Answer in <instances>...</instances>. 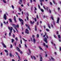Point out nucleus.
<instances>
[{"mask_svg":"<svg viewBox=\"0 0 61 61\" xmlns=\"http://www.w3.org/2000/svg\"><path fill=\"white\" fill-rule=\"evenodd\" d=\"M9 20L10 21V22L12 23V19H9Z\"/></svg>","mask_w":61,"mask_h":61,"instance_id":"obj_12","label":"nucleus"},{"mask_svg":"<svg viewBox=\"0 0 61 61\" xmlns=\"http://www.w3.org/2000/svg\"><path fill=\"white\" fill-rule=\"evenodd\" d=\"M34 8L35 10H37V9H36V7H35Z\"/></svg>","mask_w":61,"mask_h":61,"instance_id":"obj_52","label":"nucleus"},{"mask_svg":"<svg viewBox=\"0 0 61 61\" xmlns=\"http://www.w3.org/2000/svg\"><path fill=\"white\" fill-rule=\"evenodd\" d=\"M36 24L37 25H39V24H38V22H37V23H36Z\"/></svg>","mask_w":61,"mask_h":61,"instance_id":"obj_59","label":"nucleus"},{"mask_svg":"<svg viewBox=\"0 0 61 61\" xmlns=\"http://www.w3.org/2000/svg\"><path fill=\"white\" fill-rule=\"evenodd\" d=\"M60 51H61V48H60Z\"/></svg>","mask_w":61,"mask_h":61,"instance_id":"obj_64","label":"nucleus"},{"mask_svg":"<svg viewBox=\"0 0 61 61\" xmlns=\"http://www.w3.org/2000/svg\"><path fill=\"white\" fill-rule=\"evenodd\" d=\"M3 0V2L4 3H6V1H5L4 0Z\"/></svg>","mask_w":61,"mask_h":61,"instance_id":"obj_24","label":"nucleus"},{"mask_svg":"<svg viewBox=\"0 0 61 61\" xmlns=\"http://www.w3.org/2000/svg\"><path fill=\"white\" fill-rule=\"evenodd\" d=\"M13 31H14V33H15V30H14V29H13Z\"/></svg>","mask_w":61,"mask_h":61,"instance_id":"obj_60","label":"nucleus"},{"mask_svg":"<svg viewBox=\"0 0 61 61\" xmlns=\"http://www.w3.org/2000/svg\"><path fill=\"white\" fill-rule=\"evenodd\" d=\"M33 57L34 59H36V57H35V56H33Z\"/></svg>","mask_w":61,"mask_h":61,"instance_id":"obj_39","label":"nucleus"},{"mask_svg":"<svg viewBox=\"0 0 61 61\" xmlns=\"http://www.w3.org/2000/svg\"><path fill=\"white\" fill-rule=\"evenodd\" d=\"M51 18L52 20H53V25H55V22H54V18H53V16H51Z\"/></svg>","mask_w":61,"mask_h":61,"instance_id":"obj_3","label":"nucleus"},{"mask_svg":"<svg viewBox=\"0 0 61 61\" xmlns=\"http://www.w3.org/2000/svg\"><path fill=\"white\" fill-rule=\"evenodd\" d=\"M47 39L46 38H45L44 39V41L46 43H47Z\"/></svg>","mask_w":61,"mask_h":61,"instance_id":"obj_5","label":"nucleus"},{"mask_svg":"<svg viewBox=\"0 0 61 61\" xmlns=\"http://www.w3.org/2000/svg\"><path fill=\"white\" fill-rule=\"evenodd\" d=\"M15 54H16V55H17V56H18V57L19 59H20V57H19V55H18V53H17L16 52H15Z\"/></svg>","mask_w":61,"mask_h":61,"instance_id":"obj_6","label":"nucleus"},{"mask_svg":"<svg viewBox=\"0 0 61 61\" xmlns=\"http://www.w3.org/2000/svg\"><path fill=\"white\" fill-rule=\"evenodd\" d=\"M49 12L50 13H51V11L50 10H49Z\"/></svg>","mask_w":61,"mask_h":61,"instance_id":"obj_55","label":"nucleus"},{"mask_svg":"<svg viewBox=\"0 0 61 61\" xmlns=\"http://www.w3.org/2000/svg\"><path fill=\"white\" fill-rule=\"evenodd\" d=\"M33 41L34 43V44L35 43H36V40L34 38H33Z\"/></svg>","mask_w":61,"mask_h":61,"instance_id":"obj_13","label":"nucleus"},{"mask_svg":"<svg viewBox=\"0 0 61 61\" xmlns=\"http://www.w3.org/2000/svg\"><path fill=\"white\" fill-rule=\"evenodd\" d=\"M25 33L27 34H29V30H28L27 29H26Z\"/></svg>","mask_w":61,"mask_h":61,"instance_id":"obj_4","label":"nucleus"},{"mask_svg":"<svg viewBox=\"0 0 61 61\" xmlns=\"http://www.w3.org/2000/svg\"><path fill=\"white\" fill-rule=\"evenodd\" d=\"M48 7H46V9L47 10V11H48Z\"/></svg>","mask_w":61,"mask_h":61,"instance_id":"obj_28","label":"nucleus"},{"mask_svg":"<svg viewBox=\"0 0 61 61\" xmlns=\"http://www.w3.org/2000/svg\"><path fill=\"white\" fill-rule=\"evenodd\" d=\"M30 22L31 23V24H34V22H35V21H34L33 22H32L31 21H30Z\"/></svg>","mask_w":61,"mask_h":61,"instance_id":"obj_22","label":"nucleus"},{"mask_svg":"<svg viewBox=\"0 0 61 61\" xmlns=\"http://www.w3.org/2000/svg\"><path fill=\"white\" fill-rule=\"evenodd\" d=\"M8 29L9 30H13V27H11L10 28L9 27H8Z\"/></svg>","mask_w":61,"mask_h":61,"instance_id":"obj_7","label":"nucleus"},{"mask_svg":"<svg viewBox=\"0 0 61 61\" xmlns=\"http://www.w3.org/2000/svg\"><path fill=\"white\" fill-rule=\"evenodd\" d=\"M41 12H44V10H43L42 9H41Z\"/></svg>","mask_w":61,"mask_h":61,"instance_id":"obj_25","label":"nucleus"},{"mask_svg":"<svg viewBox=\"0 0 61 61\" xmlns=\"http://www.w3.org/2000/svg\"><path fill=\"white\" fill-rule=\"evenodd\" d=\"M14 19L15 22H16L17 21L16 20V19Z\"/></svg>","mask_w":61,"mask_h":61,"instance_id":"obj_42","label":"nucleus"},{"mask_svg":"<svg viewBox=\"0 0 61 61\" xmlns=\"http://www.w3.org/2000/svg\"><path fill=\"white\" fill-rule=\"evenodd\" d=\"M20 42L21 44H22V41L21 40H20Z\"/></svg>","mask_w":61,"mask_h":61,"instance_id":"obj_51","label":"nucleus"},{"mask_svg":"<svg viewBox=\"0 0 61 61\" xmlns=\"http://www.w3.org/2000/svg\"><path fill=\"white\" fill-rule=\"evenodd\" d=\"M19 10H20V11H21V9L20 8H19Z\"/></svg>","mask_w":61,"mask_h":61,"instance_id":"obj_56","label":"nucleus"},{"mask_svg":"<svg viewBox=\"0 0 61 61\" xmlns=\"http://www.w3.org/2000/svg\"><path fill=\"white\" fill-rule=\"evenodd\" d=\"M19 20L20 22H23V20L22 19L20 18H19Z\"/></svg>","mask_w":61,"mask_h":61,"instance_id":"obj_11","label":"nucleus"},{"mask_svg":"<svg viewBox=\"0 0 61 61\" xmlns=\"http://www.w3.org/2000/svg\"><path fill=\"white\" fill-rule=\"evenodd\" d=\"M46 48H48V46L47 45H46Z\"/></svg>","mask_w":61,"mask_h":61,"instance_id":"obj_61","label":"nucleus"},{"mask_svg":"<svg viewBox=\"0 0 61 61\" xmlns=\"http://www.w3.org/2000/svg\"><path fill=\"white\" fill-rule=\"evenodd\" d=\"M23 39L24 40L25 42H26V41H27V40H26L25 39H24V38H23Z\"/></svg>","mask_w":61,"mask_h":61,"instance_id":"obj_40","label":"nucleus"},{"mask_svg":"<svg viewBox=\"0 0 61 61\" xmlns=\"http://www.w3.org/2000/svg\"><path fill=\"white\" fill-rule=\"evenodd\" d=\"M17 50L18 51H19V52L20 51V49H19V48H17Z\"/></svg>","mask_w":61,"mask_h":61,"instance_id":"obj_21","label":"nucleus"},{"mask_svg":"<svg viewBox=\"0 0 61 61\" xmlns=\"http://www.w3.org/2000/svg\"><path fill=\"white\" fill-rule=\"evenodd\" d=\"M35 37V36L33 35L32 36V37H33V38H34V37Z\"/></svg>","mask_w":61,"mask_h":61,"instance_id":"obj_45","label":"nucleus"},{"mask_svg":"<svg viewBox=\"0 0 61 61\" xmlns=\"http://www.w3.org/2000/svg\"><path fill=\"white\" fill-rule=\"evenodd\" d=\"M60 20V19L59 18H57V23L58 24L59 23V20Z\"/></svg>","mask_w":61,"mask_h":61,"instance_id":"obj_8","label":"nucleus"},{"mask_svg":"<svg viewBox=\"0 0 61 61\" xmlns=\"http://www.w3.org/2000/svg\"><path fill=\"white\" fill-rule=\"evenodd\" d=\"M39 49H40V50H43V49H42V48L41 47H40V46L39 47Z\"/></svg>","mask_w":61,"mask_h":61,"instance_id":"obj_14","label":"nucleus"},{"mask_svg":"<svg viewBox=\"0 0 61 61\" xmlns=\"http://www.w3.org/2000/svg\"><path fill=\"white\" fill-rule=\"evenodd\" d=\"M2 56V55H3V53L2 52H1L0 54Z\"/></svg>","mask_w":61,"mask_h":61,"instance_id":"obj_58","label":"nucleus"},{"mask_svg":"<svg viewBox=\"0 0 61 61\" xmlns=\"http://www.w3.org/2000/svg\"><path fill=\"white\" fill-rule=\"evenodd\" d=\"M28 28L30 30V27L29 26H28Z\"/></svg>","mask_w":61,"mask_h":61,"instance_id":"obj_30","label":"nucleus"},{"mask_svg":"<svg viewBox=\"0 0 61 61\" xmlns=\"http://www.w3.org/2000/svg\"><path fill=\"white\" fill-rule=\"evenodd\" d=\"M11 6H12V8L13 9H14V6L13 5H12Z\"/></svg>","mask_w":61,"mask_h":61,"instance_id":"obj_29","label":"nucleus"},{"mask_svg":"<svg viewBox=\"0 0 61 61\" xmlns=\"http://www.w3.org/2000/svg\"><path fill=\"white\" fill-rule=\"evenodd\" d=\"M14 41V40L13 39H12V43H13Z\"/></svg>","mask_w":61,"mask_h":61,"instance_id":"obj_20","label":"nucleus"},{"mask_svg":"<svg viewBox=\"0 0 61 61\" xmlns=\"http://www.w3.org/2000/svg\"><path fill=\"white\" fill-rule=\"evenodd\" d=\"M28 50L30 53H31V52H30V49H28Z\"/></svg>","mask_w":61,"mask_h":61,"instance_id":"obj_49","label":"nucleus"},{"mask_svg":"<svg viewBox=\"0 0 61 61\" xmlns=\"http://www.w3.org/2000/svg\"><path fill=\"white\" fill-rule=\"evenodd\" d=\"M34 20L35 21V22H36V18H35L34 19Z\"/></svg>","mask_w":61,"mask_h":61,"instance_id":"obj_43","label":"nucleus"},{"mask_svg":"<svg viewBox=\"0 0 61 61\" xmlns=\"http://www.w3.org/2000/svg\"><path fill=\"white\" fill-rule=\"evenodd\" d=\"M23 23H24L23 21H22V22H21V25H24Z\"/></svg>","mask_w":61,"mask_h":61,"instance_id":"obj_16","label":"nucleus"},{"mask_svg":"<svg viewBox=\"0 0 61 61\" xmlns=\"http://www.w3.org/2000/svg\"><path fill=\"white\" fill-rule=\"evenodd\" d=\"M53 2L54 4H55V1H54V0H53Z\"/></svg>","mask_w":61,"mask_h":61,"instance_id":"obj_46","label":"nucleus"},{"mask_svg":"<svg viewBox=\"0 0 61 61\" xmlns=\"http://www.w3.org/2000/svg\"><path fill=\"white\" fill-rule=\"evenodd\" d=\"M4 51H5L6 53H8V51L6 50H4Z\"/></svg>","mask_w":61,"mask_h":61,"instance_id":"obj_15","label":"nucleus"},{"mask_svg":"<svg viewBox=\"0 0 61 61\" xmlns=\"http://www.w3.org/2000/svg\"><path fill=\"white\" fill-rule=\"evenodd\" d=\"M51 27H52V28H53V24H52H52H51Z\"/></svg>","mask_w":61,"mask_h":61,"instance_id":"obj_27","label":"nucleus"},{"mask_svg":"<svg viewBox=\"0 0 61 61\" xmlns=\"http://www.w3.org/2000/svg\"><path fill=\"white\" fill-rule=\"evenodd\" d=\"M48 26L49 27V28H50V25H49V24H48Z\"/></svg>","mask_w":61,"mask_h":61,"instance_id":"obj_38","label":"nucleus"},{"mask_svg":"<svg viewBox=\"0 0 61 61\" xmlns=\"http://www.w3.org/2000/svg\"><path fill=\"white\" fill-rule=\"evenodd\" d=\"M36 36L37 38H38V37H39V35H38V34H37Z\"/></svg>","mask_w":61,"mask_h":61,"instance_id":"obj_34","label":"nucleus"},{"mask_svg":"<svg viewBox=\"0 0 61 61\" xmlns=\"http://www.w3.org/2000/svg\"><path fill=\"white\" fill-rule=\"evenodd\" d=\"M36 17H37V18H38V15H36Z\"/></svg>","mask_w":61,"mask_h":61,"instance_id":"obj_53","label":"nucleus"},{"mask_svg":"<svg viewBox=\"0 0 61 61\" xmlns=\"http://www.w3.org/2000/svg\"><path fill=\"white\" fill-rule=\"evenodd\" d=\"M16 26L17 27V28H19V25H16Z\"/></svg>","mask_w":61,"mask_h":61,"instance_id":"obj_44","label":"nucleus"},{"mask_svg":"<svg viewBox=\"0 0 61 61\" xmlns=\"http://www.w3.org/2000/svg\"><path fill=\"white\" fill-rule=\"evenodd\" d=\"M51 59H52V60H55L51 56Z\"/></svg>","mask_w":61,"mask_h":61,"instance_id":"obj_19","label":"nucleus"},{"mask_svg":"<svg viewBox=\"0 0 61 61\" xmlns=\"http://www.w3.org/2000/svg\"><path fill=\"white\" fill-rule=\"evenodd\" d=\"M15 39L16 40H17H17H18V39H17V37H16Z\"/></svg>","mask_w":61,"mask_h":61,"instance_id":"obj_47","label":"nucleus"},{"mask_svg":"<svg viewBox=\"0 0 61 61\" xmlns=\"http://www.w3.org/2000/svg\"><path fill=\"white\" fill-rule=\"evenodd\" d=\"M3 18H4V19L5 20H6V14H5L3 16Z\"/></svg>","mask_w":61,"mask_h":61,"instance_id":"obj_1","label":"nucleus"},{"mask_svg":"<svg viewBox=\"0 0 61 61\" xmlns=\"http://www.w3.org/2000/svg\"><path fill=\"white\" fill-rule=\"evenodd\" d=\"M46 31H49V30L48 29H46Z\"/></svg>","mask_w":61,"mask_h":61,"instance_id":"obj_36","label":"nucleus"},{"mask_svg":"<svg viewBox=\"0 0 61 61\" xmlns=\"http://www.w3.org/2000/svg\"><path fill=\"white\" fill-rule=\"evenodd\" d=\"M50 5H52V2H50Z\"/></svg>","mask_w":61,"mask_h":61,"instance_id":"obj_31","label":"nucleus"},{"mask_svg":"<svg viewBox=\"0 0 61 61\" xmlns=\"http://www.w3.org/2000/svg\"><path fill=\"white\" fill-rule=\"evenodd\" d=\"M2 45L4 47H5V48H6V46L5 45V44H4V43H2Z\"/></svg>","mask_w":61,"mask_h":61,"instance_id":"obj_10","label":"nucleus"},{"mask_svg":"<svg viewBox=\"0 0 61 61\" xmlns=\"http://www.w3.org/2000/svg\"><path fill=\"white\" fill-rule=\"evenodd\" d=\"M9 54L10 57H12V53H10Z\"/></svg>","mask_w":61,"mask_h":61,"instance_id":"obj_18","label":"nucleus"},{"mask_svg":"<svg viewBox=\"0 0 61 61\" xmlns=\"http://www.w3.org/2000/svg\"><path fill=\"white\" fill-rule=\"evenodd\" d=\"M22 2V0H20L19 2V4H21Z\"/></svg>","mask_w":61,"mask_h":61,"instance_id":"obj_9","label":"nucleus"},{"mask_svg":"<svg viewBox=\"0 0 61 61\" xmlns=\"http://www.w3.org/2000/svg\"><path fill=\"white\" fill-rule=\"evenodd\" d=\"M11 33L10 32L9 33V36H11Z\"/></svg>","mask_w":61,"mask_h":61,"instance_id":"obj_26","label":"nucleus"},{"mask_svg":"<svg viewBox=\"0 0 61 61\" xmlns=\"http://www.w3.org/2000/svg\"><path fill=\"white\" fill-rule=\"evenodd\" d=\"M3 23H4V24H6V23L5 22V21H4V22H3Z\"/></svg>","mask_w":61,"mask_h":61,"instance_id":"obj_50","label":"nucleus"},{"mask_svg":"<svg viewBox=\"0 0 61 61\" xmlns=\"http://www.w3.org/2000/svg\"><path fill=\"white\" fill-rule=\"evenodd\" d=\"M10 48H12V47H13V46H12V44L10 45Z\"/></svg>","mask_w":61,"mask_h":61,"instance_id":"obj_35","label":"nucleus"},{"mask_svg":"<svg viewBox=\"0 0 61 61\" xmlns=\"http://www.w3.org/2000/svg\"><path fill=\"white\" fill-rule=\"evenodd\" d=\"M39 1L41 3L42 2V1L43 2H44V0H39Z\"/></svg>","mask_w":61,"mask_h":61,"instance_id":"obj_17","label":"nucleus"},{"mask_svg":"<svg viewBox=\"0 0 61 61\" xmlns=\"http://www.w3.org/2000/svg\"><path fill=\"white\" fill-rule=\"evenodd\" d=\"M26 19H27V20H28V17H26Z\"/></svg>","mask_w":61,"mask_h":61,"instance_id":"obj_54","label":"nucleus"},{"mask_svg":"<svg viewBox=\"0 0 61 61\" xmlns=\"http://www.w3.org/2000/svg\"><path fill=\"white\" fill-rule=\"evenodd\" d=\"M54 54L55 55H56V52H54Z\"/></svg>","mask_w":61,"mask_h":61,"instance_id":"obj_62","label":"nucleus"},{"mask_svg":"<svg viewBox=\"0 0 61 61\" xmlns=\"http://www.w3.org/2000/svg\"><path fill=\"white\" fill-rule=\"evenodd\" d=\"M3 23H1V27H2V26H3Z\"/></svg>","mask_w":61,"mask_h":61,"instance_id":"obj_23","label":"nucleus"},{"mask_svg":"<svg viewBox=\"0 0 61 61\" xmlns=\"http://www.w3.org/2000/svg\"><path fill=\"white\" fill-rule=\"evenodd\" d=\"M54 37H55V38H56V35H54Z\"/></svg>","mask_w":61,"mask_h":61,"instance_id":"obj_37","label":"nucleus"},{"mask_svg":"<svg viewBox=\"0 0 61 61\" xmlns=\"http://www.w3.org/2000/svg\"><path fill=\"white\" fill-rule=\"evenodd\" d=\"M30 2L32 3V0H30Z\"/></svg>","mask_w":61,"mask_h":61,"instance_id":"obj_63","label":"nucleus"},{"mask_svg":"<svg viewBox=\"0 0 61 61\" xmlns=\"http://www.w3.org/2000/svg\"><path fill=\"white\" fill-rule=\"evenodd\" d=\"M20 54H22L23 53V52H22V51H20Z\"/></svg>","mask_w":61,"mask_h":61,"instance_id":"obj_48","label":"nucleus"},{"mask_svg":"<svg viewBox=\"0 0 61 61\" xmlns=\"http://www.w3.org/2000/svg\"><path fill=\"white\" fill-rule=\"evenodd\" d=\"M43 45L44 46H46V44L45 43H43Z\"/></svg>","mask_w":61,"mask_h":61,"instance_id":"obj_57","label":"nucleus"},{"mask_svg":"<svg viewBox=\"0 0 61 61\" xmlns=\"http://www.w3.org/2000/svg\"><path fill=\"white\" fill-rule=\"evenodd\" d=\"M43 7L44 8V9H45V10H46V8H45V6H43Z\"/></svg>","mask_w":61,"mask_h":61,"instance_id":"obj_41","label":"nucleus"},{"mask_svg":"<svg viewBox=\"0 0 61 61\" xmlns=\"http://www.w3.org/2000/svg\"><path fill=\"white\" fill-rule=\"evenodd\" d=\"M35 30L36 31L37 29H36V26H35Z\"/></svg>","mask_w":61,"mask_h":61,"instance_id":"obj_33","label":"nucleus"},{"mask_svg":"<svg viewBox=\"0 0 61 61\" xmlns=\"http://www.w3.org/2000/svg\"><path fill=\"white\" fill-rule=\"evenodd\" d=\"M12 25L13 26H14L15 27V26H16V25L15 24H12Z\"/></svg>","mask_w":61,"mask_h":61,"instance_id":"obj_32","label":"nucleus"},{"mask_svg":"<svg viewBox=\"0 0 61 61\" xmlns=\"http://www.w3.org/2000/svg\"><path fill=\"white\" fill-rule=\"evenodd\" d=\"M58 36V38L59 39V41L61 42V37H60V35H59Z\"/></svg>","mask_w":61,"mask_h":61,"instance_id":"obj_2","label":"nucleus"}]
</instances>
